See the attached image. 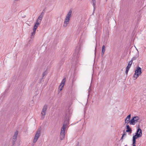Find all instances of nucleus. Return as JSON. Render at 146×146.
<instances>
[{
    "mask_svg": "<svg viewBox=\"0 0 146 146\" xmlns=\"http://www.w3.org/2000/svg\"><path fill=\"white\" fill-rule=\"evenodd\" d=\"M65 136V133L62 132H60V139L61 140L63 139Z\"/></svg>",
    "mask_w": 146,
    "mask_h": 146,
    "instance_id": "nucleus-15",
    "label": "nucleus"
},
{
    "mask_svg": "<svg viewBox=\"0 0 146 146\" xmlns=\"http://www.w3.org/2000/svg\"><path fill=\"white\" fill-rule=\"evenodd\" d=\"M141 137L135 134L133 135L132 138V143L135 144L136 143V139L137 138L140 137Z\"/></svg>",
    "mask_w": 146,
    "mask_h": 146,
    "instance_id": "nucleus-11",
    "label": "nucleus"
},
{
    "mask_svg": "<svg viewBox=\"0 0 146 146\" xmlns=\"http://www.w3.org/2000/svg\"><path fill=\"white\" fill-rule=\"evenodd\" d=\"M66 82V78H63L60 84V87L61 86V88H59V89L60 91L62 90V88L64 87V84Z\"/></svg>",
    "mask_w": 146,
    "mask_h": 146,
    "instance_id": "nucleus-10",
    "label": "nucleus"
},
{
    "mask_svg": "<svg viewBox=\"0 0 146 146\" xmlns=\"http://www.w3.org/2000/svg\"><path fill=\"white\" fill-rule=\"evenodd\" d=\"M96 46L95 47V54L96 53Z\"/></svg>",
    "mask_w": 146,
    "mask_h": 146,
    "instance_id": "nucleus-33",
    "label": "nucleus"
},
{
    "mask_svg": "<svg viewBox=\"0 0 146 146\" xmlns=\"http://www.w3.org/2000/svg\"><path fill=\"white\" fill-rule=\"evenodd\" d=\"M43 17L42 15H40L36 21V23H35V25H36V26L38 27L42 20Z\"/></svg>",
    "mask_w": 146,
    "mask_h": 146,
    "instance_id": "nucleus-7",
    "label": "nucleus"
},
{
    "mask_svg": "<svg viewBox=\"0 0 146 146\" xmlns=\"http://www.w3.org/2000/svg\"><path fill=\"white\" fill-rule=\"evenodd\" d=\"M139 120V117L138 116L133 117L129 121V124L131 125H135V123L138 121Z\"/></svg>",
    "mask_w": 146,
    "mask_h": 146,
    "instance_id": "nucleus-4",
    "label": "nucleus"
},
{
    "mask_svg": "<svg viewBox=\"0 0 146 146\" xmlns=\"http://www.w3.org/2000/svg\"><path fill=\"white\" fill-rule=\"evenodd\" d=\"M126 132H129L130 133H131L132 131V130L131 128L130 127L129 125H127L126 126Z\"/></svg>",
    "mask_w": 146,
    "mask_h": 146,
    "instance_id": "nucleus-14",
    "label": "nucleus"
},
{
    "mask_svg": "<svg viewBox=\"0 0 146 146\" xmlns=\"http://www.w3.org/2000/svg\"><path fill=\"white\" fill-rule=\"evenodd\" d=\"M105 45H104L102 47V50L101 54L102 56H103L104 53L105 51Z\"/></svg>",
    "mask_w": 146,
    "mask_h": 146,
    "instance_id": "nucleus-17",
    "label": "nucleus"
},
{
    "mask_svg": "<svg viewBox=\"0 0 146 146\" xmlns=\"http://www.w3.org/2000/svg\"><path fill=\"white\" fill-rule=\"evenodd\" d=\"M123 137H124V136H123L122 135L120 139L119 140V141H120L121 142L123 141Z\"/></svg>",
    "mask_w": 146,
    "mask_h": 146,
    "instance_id": "nucleus-28",
    "label": "nucleus"
},
{
    "mask_svg": "<svg viewBox=\"0 0 146 146\" xmlns=\"http://www.w3.org/2000/svg\"><path fill=\"white\" fill-rule=\"evenodd\" d=\"M136 68L133 76L134 80H135L142 73L141 68L139 66H137Z\"/></svg>",
    "mask_w": 146,
    "mask_h": 146,
    "instance_id": "nucleus-2",
    "label": "nucleus"
},
{
    "mask_svg": "<svg viewBox=\"0 0 146 146\" xmlns=\"http://www.w3.org/2000/svg\"><path fill=\"white\" fill-rule=\"evenodd\" d=\"M66 126H65L64 125H63L62 127L61 128V132L65 133V129H66Z\"/></svg>",
    "mask_w": 146,
    "mask_h": 146,
    "instance_id": "nucleus-21",
    "label": "nucleus"
},
{
    "mask_svg": "<svg viewBox=\"0 0 146 146\" xmlns=\"http://www.w3.org/2000/svg\"><path fill=\"white\" fill-rule=\"evenodd\" d=\"M44 9L43 11L42 12L41 14H40L42 15V16H43L44 14Z\"/></svg>",
    "mask_w": 146,
    "mask_h": 146,
    "instance_id": "nucleus-29",
    "label": "nucleus"
},
{
    "mask_svg": "<svg viewBox=\"0 0 146 146\" xmlns=\"http://www.w3.org/2000/svg\"><path fill=\"white\" fill-rule=\"evenodd\" d=\"M92 3H96V0H92Z\"/></svg>",
    "mask_w": 146,
    "mask_h": 146,
    "instance_id": "nucleus-30",
    "label": "nucleus"
},
{
    "mask_svg": "<svg viewBox=\"0 0 146 146\" xmlns=\"http://www.w3.org/2000/svg\"><path fill=\"white\" fill-rule=\"evenodd\" d=\"M135 144H135V143H132V145H133V146H136Z\"/></svg>",
    "mask_w": 146,
    "mask_h": 146,
    "instance_id": "nucleus-31",
    "label": "nucleus"
},
{
    "mask_svg": "<svg viewBox=\"0 0 146 146\" xmlns=\"http://www.w3.org/2000/svg\"><path fill=\"white\" fill-rule=\"evenodd\" d=\"M64 63V61L63 60H61L59 63V64L60 66H61Z\"/></svg>",
    "mask_w": 146,
    "mask_h": 146,
    "instance_id": "nucleus-23",
    "label": "nucleus"
},
{
    "mask_svg": "<svg viewBox=\"0 0 146 146\" xmlns=\"http://www.w3.org/2000/svg\"><path fill=\"white\" fill-rule=\"evenodd\" d=\"M19 0H15V1H18Z\"/></svg>",
    "mask_w": 146,
    "mask_h": 146,
    "instance_id": "nucleus-34",
    "label": "nucleus"
},
{
    "mask_svg": "<svg viewBox=\"0 0 146 146\" xmlns=\"http://www.w3.org/2000/svg\"><path fill=\"white\" fill-rule=\"evenodd\" d=\"M70 18L66 16L65 21L64 23L63 26L64 27H66L67 26L69 23Z\"/></svg>",
    "mask_w": 146,
    "mask_h": 146,
    "instance_id": "nucleus-9",
    "label": "nucleus"
},
{
    "mask_svg": "<svg viewBox=\"0 0 146 146\" xmlns=\"http://www.w3.org/2000/svg\"><path fill=\"white\" fill-rule=\"evenodd\" d=\"M96 3H93V6L94 7V11H95L96 9Z\"/></svg>",
    "mask_w": 146,
    "mask_h": 146,
    "instance_id": "nucleus-25",
    "label": "nucleus"
},
{
    "mask_svg": "<svg viewBox=\"0 0 146 146\" xmlns=\"http://www.w3.org/2000/svg\"><path fill=\"white\" fill-rule=\"evenodd\" d=\"M40 130H38L36 133L35 137L33 140V143H35L37 141L40 135Z\"/></svg>",
    "mask_w": 146,
    "mask_h": 146,
    "instance_id": "nucleus-6",
    "label": "nucleus"
},
{
    "mask_svg": "<svg viewBox=\"0 0 146 146\" xmlns=\"http://www.w3.org/2000/svg\"><path fill=\"white\" fill-rule=\"evenodd\" d=\"M123 133L122 135V136H123L124 137L126 135V132H125V130H124L123 131Z\"/></svg>",
    "mask_w": 146,
    "mask_h": 146,
    "instance_id": "nucleus-27",
    "label": "nucleus"
},
{
    "mask_svg": "<svg viewBox=\"0 0 146 146\" xmlns=\"http://www.w3.org/2000/svg\"><path fill=\"white\" fill-rule=\"evenodd\" d=\"M139 54H137L135 56L133 57L131 60H132V61L134 60H135L137 59L139 57Z\"/></svg>",
    "mask_w": 146,
    "mask_h": 146,
    "instance_id": "nucleus-18",
    "label": "nucleus"
},
{
    "mask_svg": "<svg viewBox=\"0 0 146 146\" xmlns=\"http://www.w3.org/2000/svg\"><path fill=\"white\" fill-rule=\"evenodd\" d=\"M79 143L78 142L76 146H79Z\"/></svg>",
    "mask_w": 146,
    "mask_h": 146,
    "instance_id": "nucleus-32",
    "label": "nucleus"
},
{
    "mask_svg": "<svg viewBox=\"0 0 146 146\" xmlns=\"http://www.w3.org/2000/svg\"><path fill=\"white\" fill-rule=\"evenodd\" d=\"M47 108V105H45L43 108L42 111L41 113V116L42 118L43 119L45 116L46 113V110Z\"/></svg>",
    "mask_w": 146,
    "mask_h": 146,
    "instance_id": "nucleus-5",
    "label": "nucleus"
},
{
    "mask_svg": "<svg viewBox=\"0 0 146 146\" xmlns=\"http://www.w3.org/2000/svg\"><path fill=\"white\" fill-rule=\"evenodd\" d=\"M135 134L140 136L141 137L142 135V131L139 127V125L137 129Z\"/></svg>",
    "mask_w": 146,
    "mask_h": 146,
    "instance_id": "nucleus-8",
    "label": "nucleus"
},
{
    "mask_svg": "<svg viewBox=\"0 0 146 146\" xmlns=\"http://www.w3.org/2000/svg\"><path fill=\"white\" fill-rule=\"evenodd\" d=\"M17 140V139H16V138H13V139H12V146H14V145L15 143V142Z\"/></svg>",
    "mask_w": 146,
    "mask_h": 146,
    "instance_id": "nucleus-19",
    "label": "nucleus"
},
{
    "mask_svg": "<svg viewBox=\"0 0 146 146\" xmlns=\"http://www.w3.org/2000/svg\"><path fill=\"white\" fill-rule=\"evenodd\" d=\"M80 48L79 47L77 46L76 47L75 50V52L73 54V58L74 60L76 58L77 60H78V58H79L80 55Z\"/></svg>",
    "mask_w": 146,
    "mask_h": 146,
    "instance_id": "nucleus-3",
    "label": "nucleus"
},
{
    "mask_svg": "<svg viewBox=\"0 0 146 146\" xmlns=\"http://www.w3.org/2000/svg\"><path fill=\"white\" fill-rule=\"evenodd\" d=\"M130 68H128V67H127L126 68V70H125V73L126 74H127L128 73V71L129 69Z\"/></svg>",
    "mask_w": 146,
    "mask_h": 146,
    "instance_id": "nucleus-24",
    "label": "nucleus"
},
{
    "mask_svg": "<svg viewBox=\"0 0 146 146\" xmlns=\"http://www.w3.org/2000/svg\"><path fill=\"white\" fill-rule=\"evenodd\" d=\"M131 117V114L128 115L126 117L125 119V123H127V124L129 123V121L130 120V119Z\"/></svg>",
    "mask_w": 146,
    "mask_h": 146,
    "instance_id": "nucleus-12",
    "label": "nucleus"
},
{
    "mask_svg": "<svg viewBox=\"0 0 146 146\" xmlns=\"http://www.w3.org/2000/svg\"><path fill=\"white\" fill-rule=\"evenodd\" d=\"M72 10L71 9L70 10L68 14L66 15V17L70 18L71 16L72 13Z\"/></svg>",
    "mask_w": 146,
    "mask_h": 146,
    "instance_id": "nucleus-16",
    "label": "nucleus"
},
{
    "mask_svg": "<svg viewBox=\"0 0 146 146\" xmlns=\"http://www.w3.org/2000/svg\"><path fill=\"white\" fill-rule=\"evenodd\" d=\"M132 62H133L132 61V60H131L129 61L128 63V65L127 66V67H128V68H130L132 64Z\"/></svg>",
    "mask_w": 146,
    "mask_h": 146,
    "instance_id": "nucleus-20",
    "label": "nucleus"
},
{
    "mask_svg": "<svg viewBox=\"0 0 146 146\" xmlns=\"http://www.w3.org/2000/svg\"><path fill=\"white\" fill-rule=\"evenodd\" d=\"M38 27L36 26V25H34L33 28V32H32L31 34V36H34L35 35L36 29Z\"/></svg>",
    "mask_w": 146,
    "mask_h": 146,
    "instance_id": "nucleus-13",
    "label": "nucleus"
},
{
    "mask_svg": "<svg viewBox=\"0 0 146 146\" xmlns=\"http://www.w3.org/2000/svg\"><path fill=\"white\" fill-rule=\"evenodd\" d=\"M18 133L17 131L16 132H15L13 138H16V139H17V137Z\"/></svg>",
    "mask_w": 146,
    "mask_h": 146,
    "instance_id": "nucleus-22",
    "label": "nucleus"
},
{
    "mask_svg": "<svg viewBox=\"0 0 146 146\" xmlns=\"http://www.w3.org/2000/svg\"><path fill=\"white\" fill-rule=\"evenodd\" d=\"M46 71L44 72L42 74V77H44L45 75H46Z\"/></svg>",
    "mask_w": 146,
    "mask_h": 146,
    "instance_id": "nucleus-26",
    "label": "nucleus"
},
{
    "mask_svg": "<svg viewBox=\"0 0 146 146\" xmlns=\"http://www.w3.org/2000/svg\"><path fill=\"white\" fill-rule=\"evenodd\" d=\"M65 118L63 125H64L66 127L69 124L70 117L71 115L70 113L68 111H67L65 114Z\"/></svg>",
    "mask_w": 146,
    "mask_h": 146,
    "instance_id": "nucleus-1",
    "label": "nucleus"
}]
</instances>
